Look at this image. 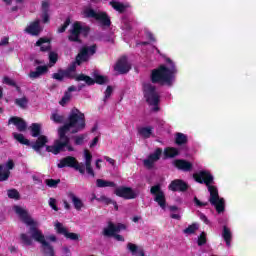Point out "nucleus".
Here are the masks:
<instances>
[{"instance_id": "nucleus-1", "label": "nucleus", "mask_w": 256, "mask_h": 256, "mask_svg": "<svg viewBox=\"0 0 256 256\" xmlns=\"http://www.w3.org/2000/svg\"><path fill=\"white\" fill-rule=\"evenodd\" d=\"M85 114L77 108H73L63 126L58 129V139L54 141V145L46 146L47 153H53V155H59L65 151H75V148L71 146V138L67 136V133L71 131L72 134L79 133L85 130Z\"/></svg>"}, {"instance_id": "nucleus-2", "label": "nucleus", "mask_w": 256, "mask_h": 256, "mask_svg": "<svg viewBox=\"0 0 256 256\" xmlns=\"http://www.w3.org/2000/svg\"><path fill=\"white\" fill-rule=\"evenodd\" d=\"M13 211L18 215L22 222L25 225H28L29 228V235L22 233L20 234V241L22 245H26L27 247L33 245V239L37 243H40V249L44 256H55V248L49 241L45 239L43 232L37 228V222L31 218L29 212L21 206H14Z\"/></svg>"}, {"instance_id": "nucleus-3", "label": "nucleus", "mask_w": 256, "mask_h": 256, "mask_svg": "<svg viewBox=\"0 0 256 256\" xmlns=\"http://www.w3.org/2000/svg\"><path fill=\"white\" fill-rule=\"evenodd\" d=\"M193 177L197 183L206 185L210 193L209 203L212 207H215L216 212L219 214L225 213V198L219 197V190L217 189V186H213L215 178L212 176L211 172L202 170L194 174Z\"/></svg>"}, {"instance_id": "nucleus-4", "label": "nucleus", "mask_w": 256, "mask_h": 256, "mask_svg": "<svg viewBox=\"0 0 256 256\" xmlns=\"http://www.w3.org/2000/svg\"><path fill=\"white\" fill-rule=\"evenodd\" d=\"M179 70L177 64L170 58L165 59V64L160 65L157 69L152 70L151 82L166 85V87H173L175 79Z\"/></svg>"}, {"instance_id": "nucleus-5", "label": "nucleus", "mask_w": 256, "mask_h": 256, "mask_svg": "<svg viewBox=\"0 0 256 256\" xmlns=\"http://www.w3.org/2000/svg\"><path fill=\"white\" fill-rule=\"evenodd\" d=\"M84 163L77 161L76 157L66 156L60 159L57 164L58 169H64V167H70V169H75V171H79L81 175H85V171L90 177H95V171H93V167L91 163L93 161V155L89 153L88 150L84 151Z\"/></svg>"}, {"instance_id": "nucleus-6", "label": "nucleus", "mask_w": 256, "mask_h": 256, "mask_svg": "<svg viewBox=\"0 0 256 256\" xmlns=\"http://www.w3.org/2000/svg\"><path fill=\"white\" fill-rule=\"evenodd\" d=\"M143 95L144 99L153 107V111H159V103L161 101V95H159V91H157V87L151 83L143 84Z\"/></svg>"}, {"instance_id": "nucleus-7", "label": "nucleus", "mask_w": 256, "mask_h": 256, "mask_svg": "<svg viewBox=\"0 0 256 256\" xmlns=\"http://www.w3.org/2000/svg\"><path fill=\"white\" fill-rule=\"evenodd\" d=\"M97 53V44L92 46H84L80 49V52L76 56V62L72 63L67 69L68 71H72L75 73L77 70V65H81V63L85 61H89V57H93Z\"/></svg>"}, {"instance_id": "nucleus-8", "label": "nucleus", "mask_w": 256, "mask_h": 256, "mask_svg": "<svg viewBox=\"0 0 256 256\" xmlns=\"http://www.w3.org/2000/svg\"><path fill=\"white\" fill-rule=\"evenodd\" d=\"M29 129L33 137H38L36 142L31 143V147L33 150L36 151V153H39V155H42L41 149H43V147L47 145L49 140L47 139V136L41 135V124L32 123Z\"/></svg>"}, {"instance_id": "nucleus-9", "label": "nucleus", "mask_w": 256, "mask_h": 256, "mask_svg": "<svg viewBox=\"0 0 256 256\" xmlns=\"http://www.w3.org/2000/svg\"><path fill=\"white\" fill-rule=\"evenodd\" d=\"M127 227L124 224L108 222V226L103 229L102 234L104 237H114L116 241H125V238L117 233L126 230Z\"/></svg>"}, {"instance_id": "nucleus-10", "label": "nucleus", "mask_w": 256, "mask_h": 256, "mask_svg": "<svg viewBox=\"0 0 256 256\" xmlns=\"http://www.w3.org/2000/svg\"><path fill=\"white\" fill-rule=\"evenodd\" d=\"M90 28L89 26L82 25L80 22H75L72 25V29H70V35L68 36V40L74 43H81V39H79V35H83V37H87L89 35Z\"/></svg>"}, {"instance_id": "nucleus-11", "label": "nucleus", "mask_w": 256, "mask_h": 256, "mask_svg": "<svg viewBox=\"0 0 256 256\" xmlns=\"http://www.w3.org/2000/svg\"><path fill=\"white\" fill-rule=\"evenodd\" d=\"M151 195L154 197V201L161 207V209H167V200L165 198V192L161 189V185L157 184L151 187Z\"/></svg>"}, {"instance_id": "nucleus-12", "label": "nucleus", "mask_w": 256, "mask_h": 256, "mask_svg": "<svg viewBox=\"0 0 256 256\" xmlns=\"http://www.w3.org/2000/svg\"><path fill=\"white\" fill-rule=\"evenodd\" d=\"M162 154L163 149L157 148L152 154L148 156L147 159L143 161L144 167H146V169H153L155 167V163L161 159Z\"/></svg>"}, {"instance_id": "nucleus-13", "label": "nucleus", "mask_w": 256, "mask_h": 256, "mask_svg": "<svg viewBox=\"0 0 256 256\" xmlns=\"http://www.w3.org/2000/svg\"><path fill=\"white\" fill-rule=\"evenodd\" d=\"M64 77H67L68 79H75V81H85L86 85H95V81H93V78L85 75V74H80L77 76L75 72L71 70H63Z\"/></svg>"}, {"instance_id": "nucleus-14", "label": "nucleus", "mask_w": 256, "mask_h": 256, "mask_svg": "<svg viewBox=\"0 0 256 256\" xmlns=\"http://www.w3.org/2000/svg\"><path fill=\"white\" fill-rule=\"evenodd\" d=\"M114 70L120 73V75L129 73V71H131V64L127 62V57L122 56L120 59H118L116 65L114 66Z\"/></svg>"}, {"instance_id": "nucleus-15", "label": "nucleus", "mask_w": 256, "mask_h": 256, "mask_svg": "<svg viewBox=\"0 0 256 256\" xmlns=\"http://www.w3.org/2000/svg\"><path fill=\"white\" fill-rule=\"evenodd\" d=\"M115 195H117V197H122L123 199H135V192L128 187L116 188Z\"/></svg>"}, {"instance_id": "nucleus-16", "label": "nucleus", "mask_w": 256, "mask_h": 256, "mask_svg": "<svg viewBox=\"0 0 256 256\" xmlns=\"http://www.w3.org/2000/svg\"><path fill=\"white\" fill-rule=\"evenodd\" d=\"M174 167L179 169L180 171L189 172L193 169V164L187 160L177 159L173 161Z\"/></svg>"}, {"instance_id": "nucleus-17", "label": "nucleus", "mask_w": 256, "mask_h": 256, "mask_svg": "<svg viewBox=\"0 0 256 256\" xmlns=\"http://www.w3.org/2000/svg\"><path fill=\"white\" fill-rule=\"evenodd\" d=\"M189 188V186L187 185V183H185V181L181 180V179H176L174 181H172L169 185V189L171 191H187V189Z\"/></svg>"}, {"instance_id": "nucleus-18", "label": "nucleus", "mask_w": 256, "mask_h": 256, "mask_svg": "<svg viewBox=\"0 0 256 256\" xmlns=\"http://www.w3.org/2000/svg\"><path fill=\"white\" fill-rule=\"evenodd\" d=\"M9 125H11V123L13 125H15L18 129V131L23 132V131H27V122H25V120H23L20 117H11L8 121Z\"/></svg>"}, {"instance_id": "nucleus-19", "label": "nucleus", "mask_w": 256, "mask_h": 256, "mask_svg": "<svg viewBox=\"0 0 256 256\" xmlns=\"http://www.w3.org/2000/svg\"><path fill=\"white\" fill-rule=\"evenodd\" d=\"M94 19L100 23L101 27H111V19L105 12H98Z\"/></svg>"}, {"instance_id": "nucleus-20", "label": "nucleus", "mask_w": 256, "mask_h": 256, "mask_svg": "<svg viewBox=\"0 0 256 256\" xmlns=\"http://www.w3.org/2000/svg\"><path fill=\"white\" fill-rule=\"evenodd\" d=\"M222 239H224L226 246L231 247V242L233 241V232L227 225L222 227Z\"/></svg>"}, {"instance_id": "nucleus-21", "label": "nucleus", "mask_w": 256, "mask_h": 256, "mask_svg": "<svg viewBox=\"0 0 256 256\" xmlns=\"http://www.w3.org/2000/svg\"><path fill=\"white\" fill-rule=\"evenodd\" d=\"M68 197H69V199H71V201L74 205V209H76V211H81V209H83V207H85L83 200H81L79 197H77L73 192H69Z\"/></svg>"}, {"instance_id": "nucleus-22", "label": "nucleus", "mask_w": 256, "mask_h": 256, "mask_svg": "<svg viewBox=\"0 0 256 256\" xmlns=\"http://www.w3.org/2000/svg\"><path fill=\"white\" fill-rule=\"evenodd\" d=\"M47 71H49V68H47V66H38L36 68V71H31L29 73L28 77H30V79H39V77H41V75H45Z\"/></svg>"}, {"instance_id": "nucleus-23", "label": "nucleus", "mask_w": 256, "mask_h": 256, "mask_svg": "<svg viewBox=\"0 0 256 256\" xmlns=\"http://www.w3.org/2000/svg\"><path fill=\"white\" fill-rule=\"evenodd\" d=\"M26 33H29V35H39L41 33V26L39 25V20H36L35 22L31 23L26 29Z\"/></svg>"}, {"instance_id": "nucleus-24", "label": "nucleus", "mask_w": 256, "mask_h": 256, "mask_svg": "<svg viewBox=\"0 0 256 256\" xmlns=\"http://www.w3.org/2000/svg\"><path fill=\"white\" fill-rule=\"evenodd\" d=\"M137 131L140 137H143V139H149L151 135H153V126L138 127Z\"/></svg>"}, {"instance_id": "nucleus-25", "label": "nucleus", "mask_w": 256, "mask_h": 256, "mask_svg": "<svg viewBox=\"0 0 256 256\" xmlns=\"http://www.w3.org/2000/svg\"><path fill=\"white\" fill-rule=\"evenodd\" d=\"M36 46L40 47V51H49V49H51V42L47 38H40L36 42Z\"/></svg>"}, {"instance_id": "nucleus-26", "label": "nucleus", "mask_w": 256, "mask_h": 256, "mask_svg": "<svg viewBox=\"0 0 256 256\" xmlns=\"http://www.w3.org/2000/svg\"><path fill=\"white\" fill-rule=\"evenodd\" d=\"M97 13L95 10H93L91 7L89 6H85L82 10V15L86 18V19H95V17H97Z\"/></svg>"}, {"instance_id": "nucleus-27", "label": "nucleus", "mask_w": 256, "mask_h": 256, "mask_svg": "<svg viewBox=\"0 0 256 256\" xmlns=\"http://www.w3.org/2000/svg\"><path fill=\"white\" fill-rule=\"evenodd\" d=\"M188 141H189V138L187 137V135L181 132L176 133V138H175L176 145H187Z\"/></svg>"}, {"instance_id": "nucleus-28", "label": "nucleus", "mask_w": 256, "mask_h": 256, "mask_svg": "<svg viewBox=\"0 0 256 256\" xmlns=\"http://www.w3.org/2000/svg\"><path fill=\"white\" fill-rule=\"evenodd\" d=\"M110 5H111V7H113V9H115V11H118V13H124L125 10L127 9V6H125L121 2H117L115 0H112L110 2Z\"/></svg>"}, {"instance_id": "nucleus-29", "label": "nucleus", "mask_w": 256, "mask_h": 256, "mask_svg": "<svg viewBox=\"0 0 256 256\" xmlns=\"http://www.w3.org/2000/svg\"><path fill=\"white\" fill-rule=\"evenodd\" d=\"M96 186L99 188H103V187H117V184H115V182L112 181H107L104 179H97L96 180Z\"/></svg>"}, {"instance_id": "nucleus-30", "label": "nucleus", "mask_w": 256, "mask_h": 256, "mask_svg": "<svg viewBox=\"0 0 256 256\" xmlns=\"http://www.w3.org/2000/svg\"><path fill=\"white\" fill-rule=\"evenodd\" d=\"M13 137L14 139H16V141H18V143H21V145H30L31 147V142L28 139H26V137L23 134L14 132Z\"/></svg>"}, {"instance_id": "nucleus-31", "label": "nucleus", "mask_w": 256, "mask_h": 256, "mask_svg": "<svg viewBox=\"0 0 256 256\" xmlns=\"http://www.w3.org/2000/svg\"><path fill=\"white\" fill-rule=\"evenodd\" d=\"M10 176H11V172L6 168H3L2 165H0V181L1 182L8 181Z\"/></svg>"}, {"instance_id": "nucleus-32", "label": "nucleus", "mask_w": 256, "mask_h": 256, "mask_svg": "<svg viewBox=\"0 0 256 256\" xmlns=\"http://www.w3.org/2000/svg\"><path fill=\"white\" fill-rule=\"evenodd\" d=\"M29 103V99L27 97L17 98L15 99V105L20 107V109H27V105Z\"/></svg>"}, {"instance_id": "nucleus-33", "label": "nucleus", "mask_w": 256, "mask_h": 256, "mask_svg": "<svg viewBox=\"0 0 256 256\" xmlns=\"http://www.w3.org/2000/svg\"><path fill=\"white\" fill-rule=\"evenodd\" d=\"M198 229H199V224L193 223L192 225H189L186 229H184L183 233L185 235H193Z\"/></svg>"}, {"instance_id": "nucleus-34", "label": "nucleus", "mask_w": 256, "mask_h": 256, "mask_svg": "<svg viewBox=\"0 0 256 256\" xmlns=\"http://www.w3.org/2000/svg\"><path fill=\"white\" fill-rule=\"evenodd\" d=\"M54 227H55V231L59 234V235H67V228H65V226H63V224L61 222H56L54 224Z\"/></svg>"}, {"instance_id": "nucleus-35", "label": "nucleus", "mask_w": 256, "mask_h": 256, "mask_svg": "<svg viewBox=\"0 0 256 256\" xmlns=\"http://www.w3.org/2000/svg\"><path fill=\"white\" fill-rule=\"evenodd\" d=\"M94 83H97L98 85H105V83H109V79L107 77L99 75L97 73H94Z\"/></svg>"}, {"instance_id": "nucleus-36", "label": "nucleus", "mask_w": 256, "mask_h": 256, "mask_svg": "<svg viewBox=\"0 0 256 256\" xmlns=\"http://www.w3.org/2000/svg\"><path fill=\"white\" fill-rule=\"evenodd\" d=\"M59 183H61V179H46L45 184L47 187H50V189H57L59 186Z\"/></svg>"}, {"instance_id": "nucleus-37", "label": "nucleus", "mask_w": 256, "mask_h": 256, "mask_svg": "<svg viewBox=\"0 0 256 256\" xmlns=\"http://www.w3.org/2000/svg\"><path fill=\"white\" fill-rule=\"evenodd\" d=\"M164 155L170 158L177 157V155H179V150L177 148H166L164 150Z\"/></svg>"}, {"instance_id": "nucleus-38", "label": "nucleus", "mask_w": 256, "mask_h": 256, "mask_svg": "<svg viewBox=\"0 0 256 256\" xmlns=\"http://www.w3.org/2000/svg\"><path fill=\"white\" fill-rule=\"evenodd\" d=\"M7 196L9 199H15L16 201H19L21 199V194H19V191L17 189H9L7 191Z\"/></svg>"}, {"instance_id": "nucleus-39", "label": "nucleus", "mask_w": 256, "mask_h": 256, "mask_svg": "<svg viewBox=\"0 0 256 256\" xmlns=\"http://www.w3.org/2000/svg\"><path fill=\"white\" fill-rule=\"evenodd\" d=\"M51 119L54 123H65V116L57 112L52 113Z\"/></svg>"}, {"instance_id": "nucleus-40", "label": "nucleus", "mask_w": 256, "mask_h": 256, "mask_svg": "<svg viewBox=\"0 0 256 256\" xmlns=\"http://www.w3.org/2000/svg\"><path fill=\"white\" fill-rule=\"evenodd\" d=\"M3 83H5L6 85H10V87H15L17 91H21V88L17 86V83H15L13 79L7 76L4 77Z\"/></svg>"}, {"instance_id": "nucleus-41", "label": "nucleus", "mask_w": 256, "mask_h": 256, "mask_svg": "<svg viewBox=\"0 0 256 256\" xmlns=\"http://www.w3.org/2000/svg\"><path fill=\"white\" fill-rule=\"evenodd\" d=\"M69 101H71V93L69 92H65L64 96L62 97V99L60 100L59 104L62 107H65L67 105V103H69Z\"/></svg>"}, {"instance_id": "nucleus-42", "label": "nucleus", "mask_w": 256, "mask_h": 256, "mask_svg": "<svg viewBox=\"0 0 256 256\" xmlns=\"http://www.w3.org/2000/svg\"><path fill=\"white\" fill-rule=\"evenodd\" d=\"M207 243V233L202 232L200 236H198L197 244L199 247H203V245H206Z\"/></svg>"}, {"instance_id": "nucleus-43", "label": "nucleus", "mask_w": 256, "mask_h": 256, "mask_svg": "<svg viewBox=\"0 0 256 256\" xmlns=\"http://www.w3.org/2000/svg\"><path fill=\"white\" fill-rule=\"evenodd\" d=\"M85 139H87V134H81L78 136H74L75 145H83Z\"/></svg>"}, {"instance_id": "nucleus-44", "label": "nucleus", "mask_w": 256, "mask_h": 256, "mask_svg": "<svg viewBox=\"0 0 256 256\" xmlns=\"http://www.w3.org/2000/svg\"><path fill=\"white\" fill-rule=\"evenodd\" d=\"M69 25H71V19L67 18L64 22V24L58 28L57 33H65V31L67 30V27H69Z\"/></svg>"}, {"instance_id": "nucleus-45", "label": "nucleus", "mask_w": 256, "mask_h": 256, "mask_svg": "<svg viewBox=\"0 0 256 256\" xmlns=\"http://www.w3.org/2000/svg\"><path fill=\"white\" fill-rule=\"evenodd\" d=\"M52 79H55L56 81H63L65 79V74L63 70H59L58 73H54L52 75Z\"/></svg>"}, {"instance_id": "nucleus-46", "label": "nucleus", "mask_w": 256, "mask_h": 256, "mask_svg": "<svg viewBox=\"0 0 256 256\" xmlns=\"http://www.w3.org/2000/svg\"><path fill=\"white\" fill-rule=\"evenodd\" d=\"M66 239H70V241H79V234L73 232H66L65 236Z\"/></svg>"}, {"instance_id": "nucleus-47", "label": "nucleus", "mask_w": 256, "mask_h": 256, "mask_svg": "<svg viewBox=\"0 0 256 256\" xmlns=\"http://www.w3.org/2000/svg\"><path fill=\"white\" fill-rule=\"evenodd\" d=\"M112 93H113V87L107 86V89L104 92V99H103L104 103H107V99L111 97Z\"/></svg>"}, {"instance_id": "nucleus-48", "label": "nucleus", "mask_w": 256, "mask_h": 256, "mask_svg": "<svg viewBox=\"0 0 256 256\" xmlns=\"http://www.w3.org/2000/svg\"><path fill=\"white\" fill-rule=\"evenodd\" d=\"M126 247H127L128 251H130L131 255H135V251H137V249H139V246H137L136 244H133L131 242H129Z\"/></svg>"}, {"instance_id": "nucleus-49", "label": "nucleus", "mask_w": 256, "mask_h": 256, "mask_svg": "<svg viewBox=\"0 0 256 256\" xmlns=\"http://www.w3.org/2000/svg\"><path fill=\"white\" fill-rule=\"evenodd\" d=\"M51 5V2L45 0L42 1V13H49V7Z\"/></svg>"}, {"instance_id": "nucleus-50", "label": "nucleus", "mask_w": 256, "mask_h": 256, "mask_svg": "<svg viewBox=\"0 0 256 256\" xmlns=\"http://www.w3.org/2000/svg\"><path fill=\"white\" fill-rule=\"evenodd\" d=\"M59 55L55 52H50L49 53V60H50V63H57V59H58Z\"/></svg>"}, {"instance_id": "nucleus-51", "label": "nucleus", "mask_w": 256, "mask_h": 256, "mask_svg": "<svg viewBox=\"0 0 256 256\" xmlns=\"http://www.w3.org/2000/svg\"><path fill=\"white\" fill-rule=\"evenodd\" d=\"M57 200L55 198H50L49 199V206L54 210V211H59V208L57 207Z\"/></svg>"}, {"instance_id": "nucleus-52", "label": "nucleus", "mask_w": 256, "mask_h": 256, "mask_svg": "<svg viewBox=\"0 0 256 256\" xmlns=\"http://www.w3.org/2000/svg\"><path fill=\"white\" fill-rule=\"evenodd\" d=\"M3 169H6L7 171L11 172V169H14L15 163H13V160H9L5 166L1 165Z\"/></svg>"}, {"instance_id": "nucleus-53", "label": "nucleus", "mask_w": 256, "mask_h": 256, "mask_svg": "<svg viewBox=\"0 0 256 256\" xmlns=\"http://www.w3.org/2000/svg\"><path fill=\"white\" fill-rule=\"evenodd\" d=\"M97 201H101L102 203H105L106 205L113 203V200L107 198L106 196H101L100 198H97Z\"/></svg>"}, {"instance_id": "nucleus-54", "label": "nucleus", "mask_w": 256, "mask_h": 256, "mask_svg": "<svg viewBox=\"0 0 256 256\" xmlns=\"http://www.w3.org/2000/svg\"><path fill=\"white\" fill-rule=\"evenodd\" d=\"M194 203L198 207H205V206L209 205V203H207V202L206 203L200 202L198 197H194Z\"/></svg>"}, {"instance_id": "nucleus-55", "label": "nucleus", "mask_w": 256, "mask_h": 256, "mask_svg": "<svg viewBox=\"0 0 256 256\" xmlns=\"http://www.w3.org/2000/svg\"><path fill=\"white\" fill-rule=\"evenodd\" d=\"M133 256H145V252L143 251V248H137V251H134Z\"/></svg>"}, {"instance_id": "nucleus-56", "label": "nucleus", "mask_w": 256, "mask_h": 256, "mask_svg": "<svg viewBox=\"0 0 256 256\" xmlns=\"http://www.w3.org/2000/svg\"><path fill=\"white\" fill-rule=\"evenodd\" d=\"M199 217L201 219V221H203L206 225H209V219L207 218V216L203 213H199Z\"/></svg>"}, {"instance_id": "nucleus-57", "label": "nucleus", "mask_w": 256, "mask_h": 256, "mask_svg": "<svg viewBox=\"0 0 256 256\" xmlns=\"http://www.w3.org/2000/svg\"><path fill=\"white\" fill-rule=\"evenodd\" d=\"M0 45L5 47V45H9V37L5 36L1 39Z\"/></svg>"}, {"instance_id": "nucleus-58", "label": "nucleus", "mask_w": 256, "mask_h": 256, "mask_svg": "<svg viewBox=\"0 0 256 256\" xmlns=\"http://www.w3.org/2000/svg\"><path fill=\"white\" fill-rule=\"evenodd\" d=\"M45 240L46 241H51L52 243H57V236L50 235V236L45 237Z\"/></svg>"}, {"instance_id": "nucleus-59", "label": "nucleus", "mask_w": 256, "mask_h": 256, "mask_svg": "<svg viewBox=\"0 0 256 256\" xmlns=\"http://www.w3.org/2000/svg\"><path fill=\"white\" fill-rule=\"evenodd\" d=\"M62 251H63V254H64L65 256H70V255H71V250H70L69 247H67V246H64V247L62 248Z\"/></svg>"}, {"instance_id": "nucleus-60", "label": "nucleus", "mask_w": 256, "mask_h": 256, "mask_svg": "<svg viewBox=\"0 0 256 256\" xmlns=\"http://www.w3.org/2000/svg\"><path fill=\"white\" fill-rule=\"evenodd\" d=\"M42 19L43 23H47L49 21V12H43Z\"/></svg>"}, {"instance_id": "nucleus-61", "label": "nucleus", "mask_w": 256, "mask_h": 256, "mask_svg": "<svg viewBox=\"0 0 256 256\" xmlns=\"http://www.w3.org/2000/svg\"><path fill=\"white\" fill-rule=\"evenodd\" d=\"M104 159L110 163V165H115V160L113 158H110L109 156H105Z\"/></svg>"}, {"instance_id": "nucleus-62", "label": "nucleus", "mask_w": 256, "mask_h": 256, "mask_svg": "<svg viewBox=\"0 0 256 256\" xmlns=\"http://www.w3.org/2000/svg\"><path fill=\"white\" fill-rule=\"evenodd\" d=\"M146 37L150 39V41H155V36H153V33L151 32H147Z\"/></svg>"}, {"instance_id": "nucleus-63", "label": "nucleus", "mask_w": 256, "mask_h": 256, "mask_svg": "<svg viewBox=\"0 0 256 256\" xmlns=\"http://www.w3.org/2000/svg\"><path fill=\"white\" fill-rule=\"evenodd\" d=\"M97 143H99V138L95 137L92 141V143L90 144V147H95V145H97Z\"/></svg>"}, {"instance_id": "nucleus-64", "label": "nucleus", "mask_w": 256, "mask_h": 256, "mask_svg": "<svg viewBox=\"0 0 256 256\" xmlns=\"http://www.w3.org/2000/svg\"><path fill=\"white\" fill-rule=\"evenodd\" d=\"M73 91H77V88L75 86H70L66 93H73Z\"/></svg>"}]
</instances>
